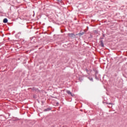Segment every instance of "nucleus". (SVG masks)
I'll list each match as a JSON object with an SVG mask.
<instances>
[{"instance_id":"nucleus-1","label":"nucleus","mask_w":127,"mask_h":127,"mask_svg":"<svg viewBox=\"0 0 127 127\" xmlns=\"http://www.w3.org/2000/svg\"><path fill=\"white\" fill-rule=\"evenodd\" d=\"M85 33V32H82V31H80L79 32V33H78V34H76V35L79 36V37H81L82 36V35H84V34Z\"/></svg>"},{"instance_id":"nucleus-2","label":"nucleus","mask_w":127,"mask_h":127,"mask_svg":"<svg viewBox=\"0 0 127 127\" xmlns=\"http://www.w3.org/2000/svg\"><path fill=\"white\" fill-rule=\"evenodd\" d=\"M52 110V108L51 107H49L46 109H44V112H49V111H51Z\"/></svg>"},{"instance_id":"nucleus-3","label":"nucleus","mask_w":127,"mask_h":127,"mask_svg":"<svg viewBox=\"0 0 127 127\" xmlns=\"http://www.w3.org/2000/svg\"><path fill=\"white\" fill-rule=\"evenodd\" d=\"M93 71L95 72L94 75H98V74H99V71H98V70L94 68L93 69Z\"/></svg>"},{"instance_id":"nucleus-4","label":"nucleus","mask_w":127,"mask_h":127,"mask_svg":"<svg viewBox=\"0 0 127 127\" xmlns=\"http://www.w3.org/2000/svg\"><path fill=\"white\" fill-rule=\"evenodd\" d=\"M100 44L101 45V47H104L105 45H104V41L103 40L100 41Z\"/></svg>"},{"instance_id":"nucleus-5","label":"nucleus","mask_w":127,"mask_h":127,"mask_svg":"<svg viewBox=\"0 0 127 127\" xmlns=\"http://www.w3.org/2000/svg\"><path fill=\"white\" fill-rule=\"evenodd\" d=\"M7 21H8V20H7V18H4L3 20V23H7Z\"/></svg>"},{"instance_id":"nucleus-6","label":"nucleus","mask_w":127,"mask_h":127,"mask_svg":"<svg viewBox=\"0 0 127 127\" xmlns=\"http://www.w3.org/2000/svg\"><path fill=\"white\" fill-rule=\"evenodd\" d=\"M106 104L107 105H111V106H109V108H112L113 107V104L111 103L107 102Z\"/></svg>"},{"instance_id":"nucleus-7","label":"nucleus","mask_w":127,"mask_h":127,"mask_svg":"<svg viewBox=\"0 0 127 127\" xmlns=\"http://www.w3.org/2000/svg\"><path fill=\"white\" fill-rule=\"evenodd\" d=\"M88 79H89V80H90L92 82H94V79H93V77H88Z\"/></svg>"},{"instance_id":"nucleus-8","label":"nucleus","mask_w":127,"mask_h":127,"mask_svg":"<svg viewBox=\"0 0 127 127\" xmlns=\"http://www.w3.org/2000/svg\"><path fill=\"white\" fill-rule=\"evenodd\" d=\"M74 35H74V34H72V33L69 34V36H70L71 37H73V36H74Z\"/></svg>"},{"instance_id":"nucleus-9","label":"nucleus","mask_w":127,"mask_h":127,"mask_svg":"<svg viewBox=\"0 0 127 127\" xmlns=\"http://www.w3.org/2000/svg\"><path fill=\"white\" fill-rule=\"evenodd\" d=\"M66 93L68 94H71V91H70V90H67Z\"/></svg>"},{"instance_id":"nucleus-10","label":"nucleus","mask_w":127,"mask_h":127,"mask_svg":"<svg viewBox=\"0 0 127 127\" xmlns=\"http://www.w3.org/2000/svg\"><path fill=\"white\" fill-rule=\"evenodd\" d=\"M95 77L96 80H99V78H98V76H97V75H95Z\"/></svg>"},{"instance_id":"nucleus-11","label":"nucleus","mask_w":127,"mask_h":127,"mask_svg":"<svg viewBox=\"0 0 127 127\" xmlns=\"http://www.w3.org/2000/svg\"><path fill=\"white\" fill-rule=\"evenodd\" d=\"M57 0V1H62V0Z\"/></svg>"},{"instance_id":"nucleus-12","label":"nucleus","mask_w":127,"mask_h":127,"mask_svg":"<svg viewBox=\"0 0 127 127\" xmlns=\"http://www.w3.org/2000/svg\"><path fill=\"white\" fill-rule=\"evenodd\" d=\"M85 70H86V72H88V69H86Z\"/></svg>"},{"instance_id":"nucleus-13","label":"nucleus","mask_w":127,"mask_h":127,"mask_svg":"<svg viewBox=\"0 0 127 127\" xmlns=\"http://www.w3.org/2000/svg\"><path fill=\"white\" fill-rule=\"evenodd\" d=\"M109 107H111V105H110V106Z\"/></svg>"}]
</instances>
